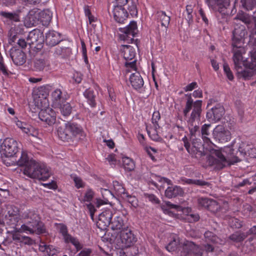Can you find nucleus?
<instances>
[{"label":"nucleus","instance_id":"nucleus-63","mask_svg":"<svg viewBox=\"0 0 256 256\" xmlns=\"http://www.w3.org/2000/svg\"><path fill=\"white\" fill-rule=\"evenodd\" d=\"M82 75L78 72H75L73 74V80L74 82L77 84H80L81 82L82 79Z\"/></svg>","mask_w":256,"mask_h":256},{"label":"nucleus","instance_id":"nucleus-2","mask_svg":"<svg viewBox=\"0 0 256 256\" xmlns=\"http://www.w3.org/2000/svg\"><path fill=\"white\" fill-rule=\"evenodd\" d=\"M195 98H202V90L198 88L195 90L192 94H186V101L183 114L186 118V121L190 134L195 136L199 132L198 122L200 121L202 112V100L194 101L192 96Z\"/></svg>","mask_w":256,"mask_h":256},{"label":"nucleus","instance_id":"nucleus-62","mask_svg":"<svg viewBox=\"0 0 256 256\" xmlns=\"http://www.w3.org/2000/svg\"><path fill=\"white\" fill-rule=\"evenodd\" d=\"M198 86V84L196 82H192V83L188 84L185 86L184 89L185 92L192 91L193 90L196 88Z\"/></svg>","mask_w":256,"mask_h":256},{"label":"nucleus","instance_id":"nucleus-48","mask_svg":"<svg viewBox=\"0 0 256 256\" xmlns=\"http://www.w3.org/2000/svg\"><path fill=\"white\" fill-rule=\"evenodd\" d=\"M146 129L148 135L149 136L151 140H152L158 142L162 139L158 134V128H156L154 127V129H152L151 130H148V126H146Z\"/></svg>","mask_w":256,"mask_h":256},{"label":"nucleus","instance_id":"nucleus-45","mask_svg":"<svg viewBox=\"0 0 256 256\" xmlns=\"http://www.w3.org/2000/svg\"><path fill=\"white\" fill-rule=\"evenodd\" d=\"M204 236L205 240L207 242L216 244L220 240L219 238L216 234L210 231L205 232Z\"/></svg>","mask_w":256,"mask_h":256},{"label":"nucleus","instance_id":"nucleus-15","mask_svg":"<svg viewBox=\"0 0 256 256\" xmlns=\"http://www.w3.org/2000/svg\"><path fill=\"white\" fill-rule=\"evenodd\" d=\"M224 112L222 105L220 104H216L215 106L208 111L206 117L209 122H216L220 120L224 115Z\"/></svg>","mask_w":256,"mask_h":256},{"label":"nucleus","instance_id":"nucleus-29","mask_svg":"<svg viewBox=\"0 0 256 256\" xmlns=\"http://www.w3.org/2000/svg\"><path fill=\"white\" fill-rule=\"evenodd\" d=\"M110 226L113 230H120V231L128 227L124 223L123 216L120 215L116 216L113 219L112 218Z\"/></svg>","mask_w":256,"mask_h":256},{"label":"nucleus","instance_id":"nucleus-11","mask_svg":"<svg viewBox=\"0 0 256 256\" xmlns=\"http://www.w3.org/2000/svg\"><path fill=\"white\" fill-rule=\"evenodd\" d=\"M42 34L38 30L31 31L28 36V44L31 48L40 49L44 42Z\"/></svg>","mask_w":256,"mask_h":256},{"label":"nucleus","instance_id":"nucleus-17","mask_svg":"<svg viewBox=\"0 0 256 256\" xmlns=\"http://www.w3.org/2000/svg\"><path fill=\"white\" fill-rule=\"evenodd\" d=\"M112 216V212L110 209L104 210L98 216V220L97 222L98 228L101 229H106L110 226Z\"/></svg>","mask_w":256,"mask_h":256},{"label":"nucleus","instance_id":"nucleus-8","mask_svg":"<svg viewBox=\"0 0 256 256\" xmlns=\"http://www.w3.org/2000/svg\"><path fill=\"white\" fill-rule=\"evenodd\" d=\"M48 94L49 89L46 86H40L34 90L33 97L36 106L38 108H46L49 106Z\"/></svg>","mask_w":256,"mask_h":256},{"label":"nucleus","instance_id":"nucleus-42","mask_svg":"<svg viewBox=\"0 0 256 256\" xmlns=\"http://www.w3.org/2000/svg\"><path fill=\"white\" fill-rule=\"evenodd\" d=\"M248 234L244 232H236L231 234L229 238L234 242H242L246 237Z\"/></svg>","mask_w":256,"mask_h":256},{"label":"nucleus","instance_id":"nucleus-28","mask_svg":"<svg viewBox=\"0 0 256 256\" xmlns=\"http://www.w3.org/2000/svg\"><path fill=\"white\" fill-rule=\"evenodd\" d=\"M67 125V129L68 131V132L70 134V138L76 136H83L84 135V132L80 126L79 124L72 122H66Z\"/></svg>","mask_w":256,"mask_h":256},{"label":"nucleus","instance_id":"nucleus-60","mask_svg":"<svg viewBox=\"0 0 256 256\" xmlns=\"http://www.w3.org/2000/svg\"><path fill=\"white\" fill-rule=\"evenodd\" d=\"M0 72L4 76L8 75V68L4 63V60L2 59L0 60Z\"/></svg>","mask_w":256,"mask_h":256},{"label":"nucleus","instance_id":"nucleus-13","mask_svg":"<svg viewBox=\"0 0 256 256\" xmlns=\"http://www.w3.org/2000/svg\"><path fill=\"white\" fill-rule=\"evenodd\" d=\"M198 204L199 208L206 209L212 212H216L220 208V206L216 200L207 197L198 198Z\"/></svg>","mask_w":256,"mask_h":256},{"label":"nucleus","instance_id":"nucleus-4","mask_svg":"<svg viewBox=\"0 0 256 256\" xmlns=\"http://www.w3.org/2000/svg\"><path fill=\"white\" fill-rule=\"evenodd\" d=\"M232 50L233 53L232 60L236 70L239 72H242L241 64H244V61H240L242 60V54H245L246 50L243 46L245 36L247 34V31L245 26L242 25L236 26L232 32Z\"/></svg>","mask_w":256,"mask_h":256},{"label":"nucleus","instance_id":"nucleus-25","mask_svg":"<svg viewBox=\"0 0 256 256\" xmlns=\"http://www.w3.org/2000/svg\"><path fill=\"white\" fill-rule=\"evenodd\" d=\"M215 138L220 142H225L231 138V134L229 130L222 126L217 127L214 132Z\"/></svg>","mask_w":256,"mask_h":256},{"label":"nucleus","instance_id":"nucleus-57","mask_svg":"<svg viewBox=\"0 0 256 256\" xmlns=\"http://www.w3.org/2000/svg\"><path fill=\"white\" fill-rule=\"evenodd\" d=\"M124 198L126 200L134 207L136 208L138 206L136 198L130 195L128 192L126 194Z\"/></svg>","mask_w":256,"mask_h":256},{"label":"nucleus","instance_id":"nucleus-41","mask_svg":"<svg viewBox=\"0 0 256 256\" xmlns=\"http://www.w3.org/2000/svg\"><path fill=\"white\" fill-rule=\"evenodd\" d=\"M56 107L59 108L61 114L64 116H69L72 112V107L70 103L64 102L60 106H56Z\"/></svg>","mask_w":256,"mask_h":256},{"label":"nucleus","instance_id":"nucleus-37","mask_svg":"<svg viewBox=\"0 0 256 256\" xmlns=\"http://www.w3.org/2000/svg\"><path fill=\"white\" fill-rule=\"evenodd\" d=\"M113 190L116 195L122 198H124L127 193L122 184L117 180L113 181Z\"/></svg>","mask_w":256,"mask_h":256},{"label":"nucleus","instance_id":"nucleus-26","mask_svg":"<svg viewBox=\"0 0 256 256\" xmlns=\"http://www.w3.org/2000/svg\"><path fill=\"white\" fill-rule=\"evenodd\" d=\"M114 18L116 22L124 23L128 16V12L124 6H115L113 10Z\"/></svg>","mask_w":256,"mask_h":256},{"label":"nucleus","instance_id":"nucleus-59","mask_svg":"<svg viewBox=\"0 0 256 256\" xmlns=\"http://www.w3.org/2000/svg\"><path fill=\"white\" fill-rule=\"evenodd\" d=\"M132 62L126 61L125 62V66L128 68V70L130 72V70L136 71V61L137 60L134 58L133 60H131Z\"/></svg>","mask_w":256,"mask_h":256},{"label":"nucleus","instance_id":"nucleus-38","mask_svg":"<svg viewBox=\"0 0 256 256\" xmlns=\"http://www.w3.org/2000/svg\"><path fill=\"white\" fill-rule=\"evenodd\" d=\"M68 132L66 123H65L64 126H59L57 130L59 138L64 142L68 141L71 139L70 134Z\"/></svg>","mask_w":256,"mask_h":256},{"label":"nucleus","instance_id":"nucleus-22","mask_svg":"<svg viewBox=\"0 0 256 256\" xmlns=\"http://www.w3.org/2000/svg\"><path fill=\"white\" fill-rule=\"evenodd\" d=\"M182 141L184 142V147L190 154L192 155L198 154L200 155L202 154V144L200 142H194L191 147L190 144L189 142L188 138L186 136L182 138Z\"/></svg>","mask_w":256,"mask_h":256},{"label":"nucleus","instance_id":"nucleus-43","mask_svg":"<svg viewBox=\"0 0 256 256\" xmlns=\"http://www.w3.org/2000/svg\"><path fill=\"white\" fill-rule=\"evenodd\" d=\"M16 124L24 132L28 135L32 134L31 130L32 128L28 124L19 120H16Z\"/></svg>","mask_w":256,"mask_h":256},{"label":"nucleus","instance_id":"nucleus-31","mask_svg":"<svg viewBox=\"0 0 256 256\" xmlns=\"http://www.w3.org/2000/svg\"><path fill=\"white\" fill-rule=\"evenodd\" d=\"M83 95L86 100V102L92 108L96 106V94L94 90L91 88L86 89L83 92Z\"/></svg>","mask_w":256,"mask_h":256},{"label":"nucleus","instance_id":"nucleus-6","mask_svg":"<svg viewBox=\"0 0 256 256\" xmlns=\"http://www.w3.org/2000/svg\"><path fill=\"white\" fill-rule=\"evenodd\" d=\"M242 54V60L240 61H244V64H241L242 72L236 70L238 76L242 78L244 80H250L253 76L256 74V48L250 52L251 62L247 58H244Z\"/></svg>","mask_w":256,"mask_h":256},{"label":"nucleus","instance_id":"nucleus-14","mask_svg":"<svg viewBox=\"0 0 256 256\" xmlns=\"http://www.w3.org/2000/svg\"><path fill=\"white\" fill-rule=\"evenodd\" d=\"M203 250L194 242L186 240L184 242L181 252V256L192 254L193 256H202Z\"/></svg>","mask_w":256,"mask_h":256},{"label":"nucleus","instance_id":"nucleus-18","mask_svg":"<svg viewBox=\"0 0 256 256\" xmlns=\"http://www.w3.org/2000/svg\"><path fill=\"white\" fill-rule=\"evenodd\" d=\"M10 56L13 62L16 66H22L26 62V54L22 50L15 47L10 49Z\"/></svg>","mask_w":256,"mask_h":256},{"label":"nucleus","instance_id":"nucleus-30","mask_svg":"<svg viewBox=\"0 0 256 256\" xmlns=\"http://www.w3.org/2000/svg\"><path fill=\"white\" fill-rule=\"evenodd\" d=\"M50 63L48 58L36 59L34 63V68L36 71L48 70L50 69Z\"/></svg>","mask_w":256,"mask_h":256},{"label":"nucleus","instance_id":"nucleus-54","mask_svg":"<svg viewBox=\"0 0 256 256\" xmlns=\"http://www.w3.org/2000/svg\"><path fill=\"white\" fill-rule=\"evenodd\" d=\"M160 119V114L158 111H154L153 112L152 118V123L154 124V126L156 128H160V126L158 124V121Z\"/></svg>","mask_w":256,"mask_h":256},{"label":"nucleus","instance_id":"nucleus-10","mask_svg":"<svg viewBox=\"0 0 256 256\" xmlns=\"http://www.w3.org/2000/svg\"><path fill=\"white\" fill-rule=\"evenodd\" d=\"M119 31L122 33L120 34V40L132 42L138 32L136 22H131L126 27L119 28Z\"/></svg>","mask_w":256,"mask_h":256},{"label":"nucleus","instance_id":"nucleus-53","mask_svg":"<svg viewBox=\"0 0 256 256\" xmlns=\"http://www.w3.org/2000/svg\"><path fill=\"white\" fill-rule=\"evenodd\" d=\"M80 44L82 46V58L84 59V62L86 65L89 64V62L88 60V58L87 56V50L86 48V45L85 44V42L84 40H80Z\"/></svg>","mask_w":256,"mask_h":256},{"label":"nucleus","instance_id":"nucleus-27","mask_svg":"<svg viewBox=\"0 0 256 256\" xmlns=\"http://www.w3.org/2000/svg\"><path fill=\"white\" fill-rule=\"evenodd\" d=\"M120 50L122 55L126 61H130L136 58V52L133 46L130 45H122Z\"/></svg>","mask_w":256,"mask_h":256},{"label":"nucleus","instance_id":"nucleus-21","mask_svg":"<svg viewBox=\"0 0 256 256\" xmlns=\"http://www.w3.org/2000/svg\"><path fill=\"white\" fill-rule=\"evenodd\" d=\"M129 80L134 90L138 92H141L142 91L144 80L139 72L136 71L132 74L130 76Z\"/></svg>","mask_w":256,"mask_h":256},{"label":"nucleus","instance_id":"nucleus-64","mask_svg":"<svg viewBox=\"0 0 256 256\" xmlns=\"http://www.w3.org/2000/svg\"><path fill=\"white\" fill-rule=\"evenodd\" d=\"M92 250L90 248H85L83 249L78 255V256H90Z\"/></svg>","mask_w":256,"mask_h":256},{"label":"nucleus","instance_id":"nucleus-20","mask_svg":"<svg viewBox=\"0 0 256 256\" xmlns=\"http://www.w3.org/2000/svg\"><path fill=\"white\" fill-rule=\"evenodd\" d=\"M210 8L218 10L220 12L227 13L228 6H229V0H205Z\"/></svg>","mask_w":256,"mask_h":256},{"label":"nucleus","instance_id":"nucleus-52","mask_svg":"<svg viewBox=\"0 0 256 256\" xmlns=\"http://www.w3.org/2000/svg\"><path fill=\"white\" fill-rule=\"evenodd\" d=\"M176 237L173 238V240L170 242L166 246V249L168 252H174L177 249L178 241Z\"/></svg>","mask_w":256,"mask_h":256},{"label":"nucleus","instance_id":"nucleus-23","mask_svg":"<svg viewBox=\"0 0 256 256\" xmlns=\"http://www.w3.org/2000/svg\"><path fill=\"white\" fill-rule=\"evenodd\" d=\"M62 40L61 34L55 30H49L46 34L45 42L50 47L57 45Z\"/></svg>","mask_w":256,"mask_h":256},{"label":"nucleus","instance_id":"nucleus-36","mask_svg":"<svg viewBox=\"0 0 256 256\" xmlns=\"http://www.w3.org/2000/svg\"><path fill=\"white\" fill-rule=\"evenodd\" d=\"M120 248V256H136L138 252V248L133 246Z\"/></svg>","mask_w":256,"mask_h":256},{"label":"nucleus","instance_id":"nucleus-9","mask_svg":"<svg viewBox=\"0 0 256 256\" xmlns=\"http://www.w3.org/2000/svg\"><path fill=\"white\" fill-rule=\"evenodd\" d=\"M28 18L32 24L40 22L44 26H48L52 18V13L48 10L42 12L31 10L28 14Z\"/></svg>","mask_w":256,"mask_h":256},{"label":"nucleus","instance_id":"nucleus-1","mask_svg":"<svg viewBox=\"0 0 256 256\" xmlns=\"http://www.w3.org/2000/svg\"><path fill=\"white\" fill-rule=\"evenodd\" d=\"M22 217L27 220L26 224L20 228H16L14 232H12V238L16 242L22 244H32V240L28 236L21 235L20 233L42 234L46 232V228L40 221L38 214L34 210L24 212Z\"/></svg>","mask_w":256,"mask_h":256},{"label":"nucleus","instance_id":"nucleus-24","mask_svg":"<svg viewBox=\"0 0 256 256\" xmlns=\"http://www.w3.org/2000/svg\"><path fill=\"white\" fill-rule=\"evenodd\" d=\"M20 220V216L16 212H13L8 211L5 216L3 222L12 228L14 230L12 232H14L15 228H17L18 223Z\"/></svg>","mask_w":256,"mask_h":256},{"label":"nucleus","instance_id":"nucleus-19","mask_svg":"<svg viewBox=\"0 0 256 256\" xmlns=\"http://www.w3.org/2000/svg\"><path fill=\"white\" fill-rule=\"evenodd\" d=\"M68 98L67 93L63 92L60 88H56L51 93L52 104L55 107L65 102Z\"/></svg>","mask_w":256,"mask_h":256},{"label":"nucleus","instance_id":"nucleus-34","mask_svg":"<svg viewBox=\"0 0 256 256\" xmlns=\"http://www.w3.org/2000/svg\"><path fill=\"white\" fill-rule=\"evenodd\" d=\"M39 250L45 253V256H53L56 253V250L52 245H47L44 242H40L39 245Z\"/></svg>","mask_w":256,"mask_h":256},{"label":"nucleus","instance_id":"nucleus-49","mask_svg":"<svg viewBox=\"0 0 256 256\" xmlns=\"http://www.w3.org/2000/svg\"><path fill=\"white\" fill-rule=\"evenodd\" d=\"M59 228L60 232L62 234L64 239V240H68V238L70 236L68 233V229L66 225L64 224H56Z\"/></svg>","mask_w":256,"mask_h":256},{"label":"nucleus","instance_id":"nucleus-47","mask_svg":"<svg viewBox=\"0 0 256 256\" xmlns=\"http://www.w3.org/2000/svg\"><path fill=\"white\" fill-rule=\"evenodd\" d=\"M1 16L8 19L10 20L14 21V22H18L20 21L19 16L18 14L16 13L6 12H2L0 13Z\"/></svg>","mask_w":256,"mask_h":256},{"label":"nucleus","instance_id":"nucleus-7","mask_svg":"<svg viewBox=\"0 0 256 256\" xmlns=\"http://www.w3.org/2000/svg\"><path fill=\"white\" fill-rule=\"evenodd\" d=\"M136 241V236L128 226L120 230L115 238V243L118 248L134 246Z\"/></svg>","mask_w":256,"mask_h":256},{"label":"nucleus","instance_id":"nucleus-3","mask_svg":"<svg viewBox=\"0 0 256 256\" xmlns=\"http://www.w3.org/2000/svg\"><path fill=\"white\" fill-rule=\"evenodd\" d=\"M20 166H24L23 173L28 178L45 181L50 176L48 169L44 164L36 162L34 160H29L27 154L22 152L18 161Z\"/></svg>","mask_w":256,"mask_h":256},{"label":"nucleus","instance_id":"nucleus-58","mask_svg":"<svg viewBox=\"0 0 256 256\" xmlns=\"http://www.w3.org/2000/svg\"><path fill=\"white\" fill-rule=\"evenodd\" d=\"M184 219L188 222H194L198 221L200 219V216L198 214L192 212L188 216L184 217Z\"/></svg>","mask_w":256,"mask_h":256},{"label":"nucleus","instance_id":"nucleus-39","mask_svg":"<svg viewBox=\"0 0 256 256\" xmlns=\"http://www.w3.org/2000/svg\"><path fill=\"white\" fill-rule=\"evenodd\" d=\"M210 126V124H204L201 128V135L202 138L204 143L207 144H212L210 139L208 137L210 134V132H208V129Z\"/></svg>","mask_w":256,"mask_h":256},{"label":"nucleus","instance_id":"nucleus-16","mask_svg":"<svg viewBox=\"0 0 256 256\" xmlns=\"http://www.w3.org/2000/svg\"><path fill=\"white\" fill-rule=\"evenodd\" d=\"M40 111L38 114V116L42 121L46 122L48 125L54 124L56 121V113L49 106L46 108H39Z\"/></svg>","mask_w":256,"mask_h":256},{"label":"nucleus","instance_id":"nucleus-61","mask_svg":"<svg viewBox=\"0 0 256 256\" xmlns=\"http://www.w3.org/2000/svg\"><path fill=\"white\" fill-rule=\"evenodd\" d=\"M144 149L148 153V156H150V157L151 158V159L154 161L155 160V158L152 155V152L154 153H155L156 152V150L151 146H146Z\"/></svg>","mask_w":256,"mask_h":256},{"label":"nucleus","instance_id":"nucleus-12","mask_svg":"<svg viewBox=\"0 0 256 256\" xmlns=\"http://www.w3.org/2000/svg\"><path fill=\"white\" fill-rule=\"evenodd\" d=\"M2 148L3 154L6 157L12 156L18 151V142L14 138H8L4 140Z\"/></svg>","mask_w":256,"mask_h":256},{"label":"nucleus","instance_id":"nucleus-5","mask_svg":"<svg viewBox=\"0 0 256 256\" xmlns=\"http://www.w3.org/2000/svg\"><path fill=\"white\" fill-rule=\"evenodd\" d=\"M234 150L231 146H226L220 150H215L214 154L216 158L214 160V164L216 168L220 170L226 166L240 162L238 156H234Z\"/></svg>","mask_w":256,"mask_h":256},{"label":"nucleus","instance_id":"nucleus-32","mask_svg":"<svg viewBox=\"0 0 256 256\" xmlns=\"http://www.w3.org/2000/svg\"><path fill=\"white\" fill-rule=\"evenodd\" d=\"M183 193L182 189L180 186H168L165 190V196L169 198L181 196Z\"/></svg>","mask_w":256,"mask_h":256},{"label":"nucleus","instance_id":"nucleus-44","mask_svg":"<svg viewBox=\"0 0 256 256\" xmlns=\"http://www.w3.org/2000/svg\"><path fill=\"white\" fill-rule=\"evenodd\" d=\"M242 6L245 10H252L256 6V0H240Z\"/></svg>","mask_w":256,"mask_h":256},{"label":"nucleus","instance_id":"nucleus-50","mask_svg":"<svg viewBox=\"0 0 256 256\" xmlns=\"http://www.w3.org/2000/svg\"><path fill=\"white\" fill-rule=\"evenodd\" d=\"M230 226L232 228H240L243 225V222L236 218H232L229 220Z\"/></svg>","mask_w":256,"mask_h":256},{"label":"nucleus","instance_id":"nucleus-46","mask_svg":"<svg viewBox=\"0 0 256 256\" xmlns=\"http://www.w3.org/2000/svg\"><path fill=\"white\" fill-rule=\"evenodd\" d=\"M66 243H70L75 247L77 252L80 250L82 248V244L80 243L78 240L76 238L72 236L71 235L68 238V240H64Z\"/></svg>","mask_w":256,"mask_h":256},{"label":"nucleus","instance_id":"nucleus-51","mask_svg":"<svg viewBox=\"0 0 256 256\" xmlns=\"http://www.w3.org/2000/svg\"><path fill=\"white\" fill-rule=\"evenodd\" d=\"M73 180L75 186L77 188H83L85 186V183L76 174L71 176Z\"/></svg>","mask_w":256,"mask_h":256},{"label":"nucleus","instance_id":"nucleus-40","mask_svg":"<svg viewBox=\"0 0 256 256\" xmlns=\"http://www.w3.org/2000/svg\"><path fill=\"white\" fill-rule=\"evenodd\" d=\"M122 164L126 170L131 172L135 168V164L132 159L126 156L122 158Z\"/></svg>","mask_w":256,"mask_h":256},{"label":"nucleus","instance_id":"nucleus-55","mask_svg":"<svg viewBox=\"0 0 256 256\" xmlns=\"http://www.w3.org/2000/svg\"><path fill=\"white\" fill-rule=\"evenodd\" d=\"M94 192L92 188H88L84 196L83 201L90 202L94 197Z\"/></svg>","mask_w":256,"mask_h":256},{"label":"nucleus","instance_id":"nucleus-33","mask_svg":"<svg viewBox=\"0 0 256 256\" xmlns=\"http://www.w3.org/2000/svg\"><path fill=\"white\" fill-rule=\"evenodd\" d=\"M100 192L104 200H96V206L98 208H100L104 204H107L108 202L109 198L113 196V194L110 190L106 188H101Z\"/></svg>","mask_w":256,"mask_h":256},{"label":"nucleus","instance_id":"nucleus-56","mask_svg":"<svg viewBox=\"0 0 256 256\" xmlns=\"http://www.w3.org/2000/svg\"><path fill=\"white\" fill-rule=\"evenodd\" d=\"M224 71L228 78L232 81L234 80V76L228 64L224 63L223 64Z\"/></svg>","mask_w":256,"mask_h":256},{"label":"nucleus","instance_id":"nucleus-35","mask_svg":"<svg viewBox=\"0 0 256 256\" xmlns=\"http://www.w3.org/2000/svg\"><path fill=\"white\" fill-rule=\"evenodd\" d=\"M158 22H160L161 26L164 27L166 31L170 20V16H167L166 12L160 11L158 12Z\"/></svg>","mask_w":256,"mask_h":256}]
</instances>
